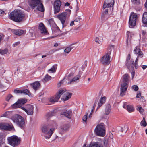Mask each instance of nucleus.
Masks as SVG:
<instances>
[{
	"label": "nucleus",
	"instance_id": "obj_1",
	"mask_svg": "<svg viewBox=\"0 0 147 147\" xmlns=\"http://www.w3.org/2000/svg\"><path fill=\"white\" fill-rule=\"evenodd\" d=\"M63 94V99L64 101H66L70 98L72 95V93L66 92V90L64 89L61 88L58 92H57L56 95L53 97L49 99V101L51 102H57L60 98L61 96Z\"/></svg>",
	"mask_w": 147,
	"mask_h": 147
},
{
	"label": "nucleus",
	"instance_id": "obj_2",
	"mask_svg": "<svg viewBox=\"0 0 147 147\" xmlns=\"http://www.w3.org/2000/svg\"><path fill=\"white\" fill-rule=\"evenodd\" d=\"M25 14L20 10H14L9 14L10 19L16 22H20L25 20Z\"/></svg>",
	"mask_w": 147,
	"mask_h": 147
},
{
	"label": "nucleus",
	"instance_id": "obj_3",
	"mask_svg": "<svg viewBox=\"0 0 147 147\" xmlns=\"http://www.w3.org/2000/svg\"><path fill=\"white\" fill-rule=\"evenodd\" d=\"M54 125H55V123H54L52 125L46 124L42 125L41 128V132L46 139H49L51 136L54 130V129L52 127Z\"/></svg>",
	"mask_w": 147,
	"mask_h": 147
},
{
	"label": "nucleus",
	"instance_id": "obj_4",
	"mask_svg": "<svg viewBox=\"0 0 147 147\" xmlns=\"http://www.w3.org/2000/svg\"><path fill=\"white\" fill-rule=\"evenodd\" d=\"M28 3L32 9L36 7L37 10L39 11L42 12L44 11V8L41 0H29Z\"/></svg>",
	"mask_w": 147,
	"mask_h": 147
},
{
	"label": "nucleus",
	"instance_id": "obj_5",
	"mask_svg": "<svg viewBox=\"0 0 147 147\" xmlns=\"http://www.w3.org/2000/svg\"><path fill=\"white\" fill-rule=\"evenodd\" d=\"M7 140L9 144L13 147H15L20 144L21 138L20 137H18L17 136L14 135L8 137Z\"/></svg>",
	"mask_w": 147,
	"mask_h": 147
},
{
	"label": "nucleus",
	"instance_id": "obj_6",
	"mask_svg": "<svg viewBox=\"0 0 147 147\" xmlns=\"http://www.w3.org/2000/svg\"><path fill=\"white\" fill-rule=\"evenodd\" d=\"M71 13V10L67 9L66 10L65 12L61 13L58 15V18L62 24L63 28L66 26V24H65L66 17L67 16H69L70 14Z\"/></svg>",
	"mask_w": 147,
	"mask_h": 147
},
{
	"label": "nucleus",
	"instance_id": "obj_7",
	"mask_svg": "<svg viewBox=\"0 0 147 147\" xmlns=\"http://www.w3.org/2000/svg\"><path fill=\"white\" fill-rule=\"evenodd\" d=\"M131 58L130 54L128 55L126 61V65L128 69L130 71L132 75V79L134 77L135 75V71L134 70L133 65L134 61L133 60H131L129 61Z\"/></svg>",
	"mask_w": 147,
	"mask_h": 147
},
{
	"label": "nucleus",
	"instance_id": "obj_8",
	"mask_svg": "<svg viewBox=\"0 0 147 147\" xmlns=\"http://www.w3.org/2000/svg\"><path fill=\"white\" fill-rule=\"evenodd\" d=\"M94 131L96 134L99 136L103 137L105 135V131L104 126L101 124L98 125L96 127Z\"/></svg>",
	"mask_w": 147,
	"mask_h": 147
},
{
	"label": "nucleus",
	"instance_id": "obj_9",
	"mask_svg": "<svg viewBox=\"0 0 147 147\" xmlns=\"http://www.w3.org/2000/svg\"><path fill=\"white\" fill-rule=\"evenodd\" d=\"M137 18V16L136 13H133L130 15L129 21L130 28H133L136 26Z\"/></svg>",
	"mask_w": 147,
	"mask_h": 147
},
{
	"label": "nucleus",
	"instance_id": "obj_10",
	"mask_svg": "<svg viewBox=\"0 0 147 147\" xmlns=\"http://www.w3.org/2000/svg\"><path fill=\"white\" fill-rule=\"evenodd\" d=\"M27 100L25 98H20L18 100V101L12 105L13 108L16 109L17 108H21L23 107L22 105L26 103L27 102Z\"/></svg>",
	"mask_w": 147,
	"mask_h": 147
},
{
	"label": "nucleus",
	"instance_id": "obj_11",
	"mask_svg": "<svg viewBox=\"0 0 147 147\" xmlns=\"http://www.w3.org/2000/svg\"><path fill=\"white\" fill-rule=\"evenodd\" d=\"M34 107L33 105L28 104L27 105L26 108L21 107V109L24 111L28 115H31L33 114Z\"/></svg>",
	"mask_w": 147,
	"mask_h": 147
},
{
	"label": "nucleus",
	"instance_id": "obj_12",
	"mask_svg": "<svg viewBox=\"0 0 147 147\" xmlns=\"http://www.w3.org/2000/svg\"><path fill=\"white\" fill-rule=\"evenodd\" d=\"M128 87L127 83V82H123L121 84L120 88V96H123L125 95V92Z\"/></svg>",
	"mask_w": 147,
	"mask_h": 147
},
{
	"label": "nucleus",
	"instance_id": "obj_13",
	"mask_svg": "<svg viewBox=\"0 0 147 147\" xmlns=\"http://www.w3.org/2000/svg\"><path fill=\"white\" fill-rule=\"evenodd\" d=\"M110 58L111 57H108V56L105 55L101 58L100 62L104 65H108L110 63Z\"/></svg>",
	"mask_w": 147,
	"mask_h": 147
},
{
	"label": "nucleus",
	"instance_id": "obj_14",
	"mask_svg": "<svg viewBox=\"0 0 147 147\" xmlns=\"http://www.w3.org/2000/svg\"><path fill=\"white\" fill-rule=\"evenodd\" d=\"M61 3L60 0H55L54 2V7L55 13H58L60 11Z\"/></svg>",
	"mask_w": 147,
	"mask_h": 147
},
{
	"label": "nucleus",
	"instance_id": "obj_15",
	"mask_svg": "<svg viewBox=\"0 0 147 147\" xmlns=\"http://www.w3.org/2000/svg\"><path fill=\"white\" fill-rule=\"evenodd\" d=\"M114 3V0H105L104 3L103 7L104 9H105L106 8L113 7Z\"/></svg>",
	"mask_w": 147,
	"mask_h": 147
},
{
	"label": "nucleus",
	"instance_id": "obj_16",
	"mask_svg": "<svg viewBox=\"0 0 147 147\" xmlns=\"http://www.w3.org/2000/svg\"><path fill=\"white\" fill-rule=\"evenodd\" d=\"M109 17L108 13V9H103L101 14V19L102 21H104L107 19Z\"/></svg>",
	"mask_w": 147,
	"mask_h": 147
},
{
	"label": "nucleus",
	"instance_id": "obj_17",
	"mask_svg": "<svg viewBox=\"0 0 147 147\" xmlns=\"http://www.w3.org/2000/svg\"><path fill=\"white\" fill-rule=\"evenodd\" d=\"M72 114V112L70 110L67 111L66 110H65L63 111H62L60 113V114L61 115L65 116L69 119L71 118Z\"/></svg>",
	"mask_w": 147,
	"mask_h": 147
},
{
	"label": "nucleus",
	"instance_id": "obj_18",
	"mask_svg": "<svg viewBox=\"0 0 147 147\" xmlns=\"http://www.w3.org/2000/svg\"><path fill=\"white\" fill-rule=\"evenodd\" d=\"M14 92L16 93H23L25 95H27L29 97H32V94L30 93L29 91L27 89H25L24 90H15Z\"/></svg>",
	"mask_w": 147,
	"mask_h": 147
},
{
	"label": "nucleus",
	"instance_id": "obj_19",
	"mask_svg": "<svg viewBox=\"0 0 147 147\" xmlns=\"http://www.w3.org/2000/svg\"><path fill=\"white\" fill-rule=\"evenodd\" d=\"M20 119H19V121H18L17 122L18 123H17L16 124L20 128L23 129L25 125L24 119L21 116V117H20Z\"/></svg>",
	"mask_w": 147,
	"mask_h": 147
},
{
	"label": "nucleus",
	"instance_id": "obj_20",
	"mask_svg": "<svg viewBox=\"0 0 147 147\" xmlns=\"http://www.w3.org/2000/svg\"><path fill=\"white\" fill-rule=\"evenodd\" d=\"M38 29H39L40 32L42 34H45L47 32L45 26L42 23L40 24Z\"/></svg>",
	"mask_w": 147,
	"mask_h": 147
},
{
	"label": "nucleus",
	"instance_id": "obj_21",
	"mask_svg": "<svg viewBox=\"0 0 147 147\" xmlns=\"http://www.w3.org/2000/svg\"><path fill=\"white\" fill-rule=\"evenodd\" d=\"M123 107L124 109L127 110L129 112H133L134 110V107L131 105H127V102L124 103Z\"/></svg>",
	"mask_w": 147,
	"mask_h": 147
},
{
	"label": "nucleus",
	"instance_id": "obj_22",
	"mask_svg": "<svg viewBox=\"0 0 147 147\" xmlns=\"http://www.w3.org/2000/svg\"><path fill=\"white\" fill-rule=\"evenodd\" d=\"M21 115L18 114H15L13 115L11 117V119L14 123L16 124L18 123V121L19 119L20 120V117H21Z\"/></svg>",
	"mask_w": 147,
	"mask_h": 147
},
{
	"label": "nucleus",
	"instance_id": "obj_23",
	"mask_svg": "<svg viewBox=\"0 0 147 147\" xmlns=\"http://www.w3.org/2000/svg\"><path fill=\"white\" fill-rule=\"evenodd\" d=\"M106 100V98L105 96L101 97L99 102L98 103V106L97 107L96 110L98 109L103 104L105 103Z\"/></svg>",
	"mask_w": 147,
	"mask_h": 147
},
{
	"label": "nucleus",
	"instance_id": "obj_24",
	"mask_svg": "<svg viewBox=\"0 0 147 147\" xmlns=\"http://www.w3.org/2000/svg\"><path fill=\"white\" fill-rule=\"evenodd\" d=\"M30 85L35 91L38 89L40 86V83L38 81H36L33 83L30 84Z\"/></svg>",
	"mask_w": 147,
	"mask_h": 147
},
{
	"label": "nucleus",
	"instance_id": "obj_25",
	"mask_svg": "<svg viewBox=\"0 0 147 147\" xmlns=\"http://www.w3.org/2000/svg\"><path fill=\"white\" fill-rule=\"evenodd\" d=\"M12 32L13 34L16 35H21L23 34L24 33V30H14L13 29Z\"/></svg>",
	"mask_w": 147,
	"mask_h": 147
},
{
	"label": "nucleus",
	"instance_id": "obj_26",
	"mask_svg": "<svg viewBox=\"0 0 147 147\" xmlns=\"http://www.w3.org/2000/svg\"><path fill=\"white\" fill-rule=\"evenodd\" d=\"M89 147H103V146L100 143L93 142L90 144Z\"/></svg>",
	"mask_w": 147,
	"mask_h": 147
},
{
	"label": "nucleus",
	"instance_id": "obj_27",
	"mask_svg": "<svg viewBox=\"0 0 147 147\" xmlns=\"http://www.w3.org/2000/svg\"><path fill=\"white\" fill-rule=\"evenodd\" d=\"M11 127L7 126L2 123H0V129L4 130H8L10 129Z\"/></svg>",
	"mask_w": 147,
	"mask_h": 147
},
{
	"label": "nucleus",
	"instance_id": "obj_28",
	"mask_svg": "<svg viewBox=\"0 0 147 147\" xmlns=\"http://www.w3.org/2000/svg\"><path fill=\"white\" fill-rule=\"evenodd\" d=\"M111 108L109 104L107 105L105 108V114L106 115H109L111 110Z\"/></svg>",
	"mask_w": 147,
	"mask_h": 147
},
{
	"label": "nucleus",
	"instance_id": "obj_29",
	"mask_svg": "<svg viewBox=\"0 0 147 147\" xmlns=\"http://www.w3.org/2000/svg\"><path fill=\"white\" fill-rule=\"evenodd\" d=\"M69 126L67 125H64L61 128L60 131V133L61 134H62L64 132L67 131L69 129Z\"/></svg>",
	"mask_w": 147,
	"mask_h": 147
},
{
	"label": "nucleus",
	"instance_id": "obj_30",
	"mask_svg": "<svg viewBox=\"0 0 147 147\" xmlns=\"http://www.w3.org/2000/svg\"><path fill=\"white\" fill-rule=\"evenodd\" d=\"M142 23L147 25V12L144 13L142 18Z\"/></svg>",
	"mask_w": 147,
	"mask_h": 147
},
{
	"label": "nucleus",
	"instance_id": "obj_31",
	"mask_svg": "<svg viewBox=\"0 0 147 147\" xmlns=\"http://www.w3.org/2000/svg\"><path fill=\"white\" fill-rule=\"evenodd\" d=\"M80 77V75H77L68 82V84H71L73 82H76L77 80H78Z\"/></svg>",
	"mask_w": 147,
	"mask_h": 147
},
{
	"label": "nucleus",
	"instance_id": "obj_32",
	"mask_svg": "<svg viewBox=\"0 0 147 147\" xmlns=\"http://www.w3.org/2000/svg\"><path fill=\"white\" fill-rule=\"evenodd\" d=\"M114 46L113 45H111L107 49V53L105 54L108 57H110V55L111 54V52L112 50H113Z\"/></svg>",
	"mask_w": 147,
	"mask_h": 147
},
{
	"label": "nucleus",
	"instance_id": "obj_33",
	"mask_svg": "<svg viewBox=\"0 0 147 147\" xmlns=\"http://www.w3.org/2000/svg\"><path fill=\"white\" fill-rule=\"evenodd\" d=\"M57 67V65H54L51 68L48 70V71L51 73H55L56 72Z\"/></svg>",
	"mask_w": 147,
	"mask_h": 147
},
{
	"label": "nucleus",
	"instance_id": "obj_34",
	"mask_svg": "<svg viewBox=\"0 0 147 147\" xmlns=\"http://www.w3.org/2000/svg\"><path fill=\"white\" fill-rule=\"evenodd\" d=\"M129 75L128 74H124L123 77V82H127H127H129Z\"/></svg>",
	"mask_w": 147,
	"mask_h": 147
},
{
	"label": "nucleus",
	"instance_id": "obj_35",
	"mask_svg": "<svg viewBox=\"0 0 147 147\" xmlns=\"http://www.w3.org/2000/svg\"><path fill=\"white\" fill-rule=\"evenodd\" d=\"M135 54L137 56V57L136 59V61H138L139 58H142L143 57L144 55L142 52L141 51H140V52H139V53H135Z\"/></svg>",
	"mask_w": 147,
	"mask_h": 147
},
{
	"label": "nucleus",
	"instance_id": "obj_36",
	"mask_svg": "<svg viewBox=\"0 0 147 147\" xmlns=\"http://www.w3.org/2000/svg\"><path fill=\"white\" fill-rule=\"evenodd\" d=\"M49 23V24L50 26H52V28H53L54 26H56V24L55 23L53 19L52 18L49 19L48 20Z\"/></svg>",
	"mask_w": 147,
	"mask_h": 147
},
{
	"label": "nucleus",
	"instance_id": "obj_37",
	"mask_svg": "<svg viewBox=\"0 0 147 147\" xmlns=\"http://www.w3.org/2000/svg\"><path fill=\"white\" fill-rule=\"evenodd\" d=\"M51 77L48 74H47L45 76L44 78L42 80V81H47L51 79Z\"/></svg>",
	"mask_w": 147,
	"mask_h": 147
},
{
	"label": "nucleus",
	"instance_id": "obj_38",
	"mask_svg": "<svg viewBox=\"0 0 147 147\" xmlns=\"http://www.w3.org/2000/svg\"><path fill=\"white\" fill-rule=\"evenodd\" d=\"M140 125L141 126L144 127H146L147 125V123L146 121L145 118L144 117H143V120L141 121Z\"/></svg>",
	"mask_w": 147,
	"mask_h": 147
},
{
	"label": "nucleus",
	"instance_id": "obj_39",
	"mask_svg": "<svg viewBox=\"0 0 147 147\" xmlns=\"http://www.w3.org/2000/svg\"><path fill=\"white\" fill-rule=\"evenodd\" d=\"M8 51V50L7 49H5L3 50L0 49V54L2 55H4L7 53Z\"/></svg>",
	"mask_w": 147,
	"mask_h": 147
},
{
	"label": "nucleus",
	"instance_id": "obj_40",
	"mask_svg": "<svg viewBox=\"0 0 147 147\" xmlns=\"http://www.w3.org/2000/svg\"><path fill=\"white\" fill-rule=\"evenodd\" d=\"M140 51L141 50L140 49V47L139 46H137L134 49V54H135L139 53V52H140Z\"/></svg>",
	"mask_w": 147,
	"mask_h": 147
},
{
	"label": "nucleus",
	"instance_id": "obj_41",
	"mask_svg": "<svg viewBox=\"0 0 147 147\" xmlns=\"http://www.w3.org/2000/svg\"><path fill=\"white\" fill-rule=\"evenodd\" d=\"M137 109L141 114H143L144 113V110L141 107H138L137 108Z\"/></svg>",
	"mask_w": 147,
	"mask_h": 147
},
{
	"label": "nucleus",
	"instance_id": "obj_42",
	"mask_svg": "<svg viewBox=\"0 0 147 147\" xmlns=\"http://www.w3.org/2000/svg\"><path fill=\"white\" fill-rule=\"evenodd\" d=\"M69 47L71 50L73 49L76 48L78 47V45L75 43L70 45Z\"/></svg>",
	"mask_w": 147,
	"mask_h": 147
},
{
	"label": "nucleus",
	"instance_id": "obj_43",
	"mask_svg": "<svg viewBox=\"0 0 147 147\" xmlns=\"http://www.w3.org/2000/svg\"><path fill=\"white\" fill-rule=\"evenodd\" d=\"M71 49L69 47H66V49L64 50V52L67 54H68L71 51Z\"/></svg>",
	"mask_w": 147,
	"mask_h": 147
},
{
	"label": "nucleus",
	"instance_id": "obj_44",
	"mask_svg": "<svg viewBox=\"0 0 147 147\" xmlns=\"http://www.w3.org/2000/svg\"><path fill=\"white\" fill-rule=\"evenodd\" d=\"M132 88L134 91H136L138 90V87L136 85H134L132 86Z\"/></svg>",
	"mask_w": 147,
	"mask_h": 147
},
{
	"label": "nucleus",
	"instance_id": "obj_45",
	"mask_svg": "<svg viewBox=\"0 0 147 147\" xmlns=\"http://www.w3.org/2000/svg\"><path fill=\"white\" fill-rule=\"evenodd\" d=\"M88 115V113H87L83 117L82 120L84 122H86L87 121V116Z\"/></svg>",
	"mask_w": 147,
	"mask_h": 147
},
{
	"label": "nucleus",
	"instance_id": "obj_46",
	"mask_svg": "<svg viewBox=\"0 0 147 147\" xmlns=\"http://www.w3.org/2000/svg\"><path fill=\"white\" fill-rule=\"evenodd\" d=\"M133 3L138 5L140 4V0H131Z\"/></svg>",
	"mask_w": 147,
	"mask_h": 147
},
{
	"label": "nucleus",
	"instance_id": "obj_47",
	"mask_svg": "<svg viewBox=\"0 0 147 147\" xmlns=\"http://www.w3.org/2000/svg\"><path fill=\"white\" fill-rule=\"evenodd\" d=\"M138 61H136V60H135V62H134V63L133 67H134V66H135V68L136 69H137L138 67Z\"/></svg>",
	"mask_w": 147,
	"mask_h": 147
},
{
	"label": "nucleus",
	"instance_id": "obj_48",
	"mask_svg": "<svg viewBox=\"0 0 147 147\" xmlns=\"http://www.w3.org/2000/svg\"><path fill=\"white\" fill-rule=\"evenodd\" d=\"M13 97L12 95L11 94H9L7 96L6 100L7 101H9V100Z\"/></svg>",
	"mask_w": 147,
	"mask_h": 147
},
{
	"label": "nucleus",
	"instance_id": "obj_49",
	"mask_svg": "<svg viewBox=\"0 0 147 147\" xmlns=\"http://www.w3.org/2000/svg\"><path fill=\"white\" fill-rule=\"evenodd\" d=\"M81 18L79 17H78L76 18L74 20V21L75 22H80Z\"/></svg>",
	"mask_w": 147,
	"mask_h": 147
},
{
	"label": "nucleus",
	"instance_id": "obj_50",
	"mask_svg": "<svg viewBox=\"0 0 147 147\" xmlns=\"http://www.w3.org/2000/svg\"><path fill=\"white\" fill-rule=\"evenodd\" d=\"M98 99H99V98H96L95 100L93 106L95 107L96 106V105L97 102L98 101Z\"/></svg>",
	"mask_w": 147,
	"mask_h": 147
},
{
	"label": "nucleus",
	"instance_id": "obj_51",
	"mask_svg": "<svg viewBox=\"0 0 147 147\" xmlns=\"http://www.w3.org/2000/svg\"><path fill=\"white\" fill-rule=\"evenodd\" d=\"M95 41L98 43H99V44H100L101 43V41L99 40V38L97 37H96V38L95 39Z\"/></svg>",
	"mask_w": 147,
	"mask_h": 147
},
{
	"label": "nucleus",
	"instance_id": "obj_52",
	"mask_svg": "<svg viewBox=\"0 0 147 147\" xmlns=\"http://www.w3.org/2000/svg\"><path fill=\"white\" fill-rule=\"evenodd\" d=\"M123 128H124V131L126 132L128 130V126L127 125L124 126Z\"/></svg>",
	"mask_w": 147,
	"mask_h": 147
},
{
	"label": "nucleus",
	"instance_id": "obj_53",
	"mask_svg": "<svg viewBox=\"0 0 147 147\" xmlns=\"http://www.w3.org/2000/svg\"><path fill=\"white\" fill-rule=\"evenodd\" d=\"M20 42H16L15 43H14V44H13V47H14L17 46L18 45L20 44Z\"/></svg>",
	"mask_w": 147,
	"mask_h": 147
},
{
	"label": "nucleus",
	"instance_id": "obj_54",
	"mask_svg": "<svg viewBox=\"0 0 147 147\" xmlns=\"http://www.w3.org/2000/svg\"><path fill=\"white\" fill-rule=\"evenodd\" d=\"M144 99V97L143 96H141V98L140 99V101L142 102H144L145 100Z\"/></svg>",
	"mask_w": 147,
	"mask_h": 147
},
{
	"label": "nucleus",
	"instance_id": "obj_55",
	"mask_svg": "<svg viewBox=\"0 0 147 147\" xmlns=\"http://www.w3.org/2000/svg\"><path fill=\"white\" fill-rule=\"evenodd\" d=\"M63 80L60 81L58 85V87H60L61 85V84L63 83Z\"/></svg>",
	"mask_w": 147,
	"mask_h": 147
},
{
	"label": "nucleus",
	"instance_id": "obj_56",
	"mask_svg": "<svg viewBox=\"0 0 147 147\" xmlns=\"http://www.w3.org/2000/svg\"><path fill=\"white\" fill-rule=\"evenodd\" d=\"M53 28H55L56 29V30H58L59 31H60V30L58 27L57 25H56V26H53Z\"/></svg>",
	"mask_w": 147,
	"mask_h": 147
},
{
	"label": "nucleus",
	"instance_id": "obj_57",
	"mask_svg": "<svg viewBox=\"0 0 147 147\" xmlns=\"http://www.w3.org/2000/svg\"><path fill=\"white\" fill-rule=\"evenodd\" d=\"M141 95V93L139 92L136 95V98H139L140 97Z\"/></svg>",
	"mask_w": 147,
	"mask_h": 147
},
{
	"label": "nucleus",
	"instance_id": "obj_58",
	"mask_svg": "<svg viewBox=\"0 0 147 147\" xmlns=\"http://www.w3.org/2000/svg\"><path fill=\"white\" fill-rule=\"evenodd\" d=\"M95 107H94V106L92 108V109H91V113H90V114H92L94 110V109H95Z\"/></svg>",
	"mask_w": 147,
	"mask_h": 147
},
{
	"label": "nucleus",
	"instance_id": "obj_59",
	"mask_svg": "<svg viewBox=\"0 0 147 147\" xmlns=\"http://www.w3.org/2000/svg\"><path fill=\"white\" fill-rule=\"evenodd\" d=\"M142 67L143 69H145L147 67V65H143L142 66Z\"/></svg>",
	"mask_w": 147,
	"mask_h": 147
},
{
	"label": "nucleus",
	"instance_id": "obj_60",
	"mask_svg": "<svg viewBox=\"0 0 147 147\" xmlns=\"http://www.w3.org/2000/svg\"><path fill=\"white\" fill-rule=\"evenodd\" d=\"M144 6L146 9H147V0H146V2L144 4Z\"/></svg>",
	"mask_w": 147,
	"mask_h": 147
},
{
	"label": "nucleus",
	"instance_id": "obj_61",
	"mask_svg": "<svg viewBox=\"0 0 147 147\" xmlns=\"http://www.w3.org/2000/svg\"><path fill=\"white\" fill-rule=\"evenodd\" d=\"M4 13L5 12L3 11L0 9V15H1V14Z\"/></svg>",
	"mask_w": 147,
	"mask_h": 147
},
{
	"label": "nucleus",
	"instance_id": "obj_62",
	"mask_svg": "<svg viewBox=\"0 0 147 147\" xmlns=\"http://www.w3.org/2000/svg\"><path fill=\"white\" fill-rule=\"evenodd\" d=\"M146 34V32L145 31L142 30V34L144 36Z\"/></svg>",
	"mask_w": 147,
	"mask_h": 147
},
{
	"label": "nucleus",
	"instance_id": "obj_63",
	"mask_svg": "<svg viewBox=\"0 0 147 147\" xmlns=\"http://www.w3.org/2000/svg\"><path fill=\"white\" fill-rule=\"evenodd\" d=\"M74 22H75L74 21H72L71 22L70 24V26H72L74 24Z\"/></svg>",
	"mask_w": 147,
	"mask_h": 147
},
{
	"label": "nucleus",
	"instance_id": "obj_64",
	"mask_svg": "<svg viewBox=\"0 0 147 147\" xmlns=\"http://www.w3.org/2000/svg\"><path fill=\"white\" fill-rule=\"evenodd\" d=\"M70 5V4L68 2H66L65 4V6H69Z\"/></svg>",
	"mask_w": 147,
	"mask_h": 147
}]
</instances>
